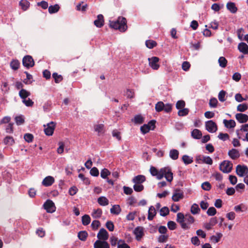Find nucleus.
<instances>
[{
  "instance_id": "obj_33",
  "label": "nucleus",
  "mask_w": 248,
  "mask_h": 248,
  "mask_svg": "<svg viewBox=\"0 0 248 248\" xmlns=\"http://www.w3.org/2000/svg\"><path fill=\"white\" fill-rule=\"evenodd\" d=\"M182 160L186 165L191 164L193 162V158L187 155H184L182 156Z\"/></svg>"
},
{
  "instance_id": "obj_30",
  "label": "nucleus",
  "mask_w": 248,
  "mask_h": 248,
  "mask_svg": "<svg viewBox=\"0 0 248 248\" xmlns=\"http://www.w3.org/2000/svg\"><path fill=\"white\" fill-rule=\"evenodd\" d=\"M20 62L17 60H13L10 62L11 68L14 70H16L19 68Z\"/></svg>"
},
{
  "instance_id": "obj_16",
  "label": "nucleus",
  "mask_w": 248,
  "mask_h": 248,
  "mask_svg": "<svg viewBox=\"0 0 248 248\" xmlns=\"http://www.w3.org/2000/svg\"><path fill=\"white\" fill-rule=\"evenodd\" d=\"M235 118L240 123H245L248 121V115L241 113H237Z\"/></svg>"
},
{
  "instance_id": "obj_7",
  "label": "nucleus",
  "mask_w": 248,
  "mask_h": 248,
  "mask_svg": "<svg viewBox=\"0 0 248 248\" xmlns=\"http://www.w3.org/2000/svg\"><path fill=\"white\" fill-rule=\"evenodd\" d=\"M236 173L240 177H243L248 173V168L246 165H238L236 167Z\"/></svg>"
},
{
  "instance_id": "obj_21",
  "label": "nucleus",
  "mask_w": 248,
  "mask_h": 248,
  "mask_svg": "<svg viewBox=\"0 0 248 248\" xmlns=\"http://www.w3.org/2000/svg\"><path fill=\"white\" fill-rule=\"evenodd\" d=\"M94 130L98 133V135L100 136L105 132L104 125L103 124H96L94 126Z\"/></svg>"
},
{
  "instance_id": "obj_28",
  "label": "nucleus",
  "mask_w": 248,
  "mask_h": 248,
  "mask_svg": "<svg viewBox=\"0 0 248 248\" xmlns=\"http://www.w3.org/2000/svg\"><path fill=\"white\" fill-rule=\"evenodd\" d=\"M150 171L153 176H156V178L159 180V175L160 174V169L158 170L155 167L152 166L150 168Z\"/></svg>"
},
{
  "instance_id": "obj_20",
  "label": "nucleus",
  "mask_w": 248,
  "mask_h": 248,
  "mask_svg": "<svg viewBox=\"0 0 248 248\" xmlns=\"http://www.w3.org/2000/svg\"><path fill=\"white\" fill-rule=\"evenodd\" d=\"M156 214V211L155 208L153 206H150L148 210V219L152 220Z\"/></svg>"
},
{
  "instance_id": "obj_19",
  "label": "nucleus",
  "mask_w": 248,
  "mask_h": 248,
  "mask_svg": "<svg viewBox=\"0 0 248 248\" xmlns=\"http://www.w3.org/2000/svg\"><path fill=\"white\" fill-rule=\"evenodd\" d=\"M146 181V177L143 175H138L134 177L132 179V182L137 184H142Z\"/></svg>"
},
{
  "instance_id": "obj_15",
  "label": "nucleus",
  "mask_w": 248,
  "mask_h": 248,
  "mask_svg": "<svg viewBox=\"0 0 248 248\" xmlns=\"http://www.w3.org/2000/svg\"><path fill=\"white\" fill-rule=\"evenodd\" d=\"M134 233L136 235V239L140 241L144 235L143 228L141 227H136L134 231Z\"/></svg>"
},
{
  "instance_id": "obj_1",
  "label": "nucleus",
  "mask_w": 248,
  "mask_h": 248,
  "mask_svg": "<svg viewBox=\"0 0 248 248\" xmlns=\"http://www.w3.org/2000/svg\"><path fill=\"white\" fill-rule=\"evenodd\" d=\"M109 26L112 29L124 32L127 29V20L123 16H119L116 21H109Z\"/></svg>"
},
{
  "instance_id": "obj_22",
  "label": "nucleus",
  "mask_w": 248,
  "mask_h": 248,
  "mask_svg": "<svg viewBox=\"0 0 248 248\" xmlns=\"http://www.w3.org/2000/svg\"><path fill=\"white\" fill-rule=\"evenodd\" d=\"M30 95V92L24 89H22L19 92V96L23 100L26 99Z\"/></svg>"
},
{
  "instance_id": "obj_10",
  "label": "nucleus",
  "mask_w": 248,
  "mask_h": 248,
  "mask_svg": "<svg viewBox=\"0 0 248 248\" xmlns=\"http://www.w3.org/2000/svg\"><path fill=\"white\" fill-rule=\"evenodd\" d=\"M56 126V123L54 122H51L47 124V127L45 128L44 132L47 136H51L54 133Z\"/></svg>"
},
{
  "instance_id": "obj_51",
  "label": "nucleus",
  "mask_w": 248,
  "mask_h": 248,
  "mask_svg": "<svg viewBox=\"0 0 248 248\" xmlns=\"http://www.w3.org/2000/svg\"><path fill=\"white\" fill-rule=\"evenodd\" d=\"M25 140L28 142H31L33 139V136L30 133H26L24 136Z\"/></svg>"
},
{
  "instance_id": "obj_46",
  "label": "nucleus",
  "mask_w": 248,
  "mask_h": 248,
  "mask_svg": "<svg viewBox=\"0 0 248 248\" xmlns=\"http://www.w3.org/2000/svg\"><path fill=\"white\" fill-rule=\"evenodd\" d=\"M222 234L220 233H217L216 235H213L211 237V240L215 243H217L219 241Z\"/></svg>"
},
{
  "instance_id": "obj_31",
  "label": "nucleus",
  "mask_w": 248,
  "mask_h": 248,
  "mask_svg": "<svg viewBox=\"0 0 248 248\" xmlns=\"http://www.w3.org/2000/svg\"><path fill=\"white\" fill-rule=\"evenodd\" d=\"M121 211V209L119 205H114L110 209V213L115 215H119Z\"/></svg>"
},
{
  "instance_id": "obj_5",
  "label": "nucleus",
  "mask_w": 248,
  "mask_h": 248,
  "mask_svg": "<svg viewBox=\"0 0 248 248\" xmlns=\"http://www.w3.org/2000/svg\"><path fill=\"white\" fill-rule=\"evenodd\" d=\"M22 64L24 66L29 69L34 65V62L31 56L26 55L22 59Z\"/></svg>"
},
{
  "instance_id": "obj_34",
  "label": "nucleus",
  "mask_w": 248,
  "mask_h": 248,
  "mask_svg": "<svg viewBox=\"0 0 248 248\" xmlns=\"http://www.w3.org/2000/svg\"><path fill=\"white\" fill-rule=\"evenodd\" d=\"M133 121L136 124H141L144 122V118L140 115H137L134 117Z\"/></svg>"
},
{
  "instance_id": "obj_40",
  "label": "nucleus",
  "mask_w": 248,
  "mask_h": 248,
  "mask_svg": "<svg viewBox=\"0 0 248 248\" xmlns=\"http://www.w3.org/2000/svg\"><path fill=\"white\" fill-rule=\"evenodd\" d=\"M191 212L192 214L195 215L199 213V212L200 211V209L199 207V206L197 204L194 203L191 207Z\"/></svg>"
},
{
  "instance_id": "obj_9",
  "label": "nucleus",
  "mask_w": 248,
  "mask_h": 248,
  "mask_svg": "<svg viewBox=\"0 0 248 248\" xmlns=\"http://www.w3.org/2000/svg\"><path fill=\"white\" fill-rule=\"evenodd\" d=\"M206 129L210 133H214L217 130V126L216 123L212 120L205 123Z\"/></svg>"
},
{
  "instance_id": "obj_43",
  "label": "nucleus",
  "mask_w": 248,
  "mask_h": 248,
  "mask_svg": "<svg viewBox=\"0 0 248 248\" xmlns=\"http://www.w3.org/2000/svg\"><path fill=\"white\" fill-rule=\"evenodd\" d=\"M4 143L5 144L13 145L15 143V141L12 137L7 136L4 140Z\"/></svg>"
},
{
  "instance_id": "obj_18",
  "label": "nucleus",
  "mask_w": 248,
  "mask_h": 248,
  "mask_svg": "<svg viewBox=\"0 0 248 248\" xmlns=\"http://www.w3.org/2000/svg\"><path fill=\"white\" fill-rule=\"evenodd\" d=\"M238 49L244 55L248 54V46L245 43H240L238 45Z\"/></svg>"
},
{
  "instance_id": "obj_47",
  "label": "nucleus",
  "mask_w": 248,
  "mask_h": 248,
  "mask_svg": "<svg viewBox=\"0 0 248 248\" xmlns=\"http://www.w3.org/2000/svg\"><path fill=\"white\" fill-rule=\"evenodd\" d=\"M151 130V127L147 124H144L140 127V131L143 134H146Z\"/></svg>"
},
{
  "instance_id": "obj_42",
  "label": "nucleus",
  "mask_w": 248,
  "mask_h": 248,
  "mask_svg": "<svg viewBox=\"0 0 248 248\" xmlns=\"http://www.w3.org/2000/svg\"><path fill=\"white\" fill-rule=\"evenodd\" d=\"M219 66L222 68H225L227 63V60L223 57H220L218 59Z\"/></svg>"
},
{
  "instance_id": "obj_2",
  "label": "nucleus",
  "mask_w": 248,
  "mask_h": 248,
  "mask_svg": "<svg viewBox=\"0 0 248 248\" xmlns=\"http://www.w3.org/2000/svg\"><path fill=\"white\" fill-rule=\"evenodd\" d=\"M176 221L180 224L181 227L185 230L189 229L188 224H192L194 221V218L190 214L185 216L182 213H178L177 215Z\"/></svg>"
},
{
  "instance_id": "obj_53",
  "label": "nucleus",
  "mask_w": 248,
  "mask_h": 248,
  "mask_svg": "<svg viewBox=\"0 0 248 248\" xmlns=\"http://www.w3.org/2000/svg\"><path fill=\"white\" fill-rule=\"evenodd\" d=\"M225 95H226V92L223 91L221 90L218 93V99L221 102H224L225 101Z\"/></svg>"
},
{
  "instance_id": "obj_35",
  "label": "nucleus",
  "mask_w": 248,
  "mask_h": 248,
  "mask_svg": "<svg viewBox=\"0 0 248 248\" xmlns=\"http://www.w3.org/2000/svg\"><path fill=\"white\" fill-rule=\"evenodd\" d=\"M165 104L162 101L158 102L155 106V109L157 112H160L164 109Z\"/></svg>"
},
{
  "instance_id": "obj_12",
  "label": "nucleus",
  "mask_w": 248,
  "mask_h": 248,
  "mask_svg": "<svg viewBox=\"0 0 248 248\" xmlns=\"http://www.w3.org/2000/svg\"><path fill=\"white\" fill-rule=\"evenodd\" d=\"M184 198V193L179 189L175 190L172 196V200L174 202H178L180 199Z\"/></svg>"
},
{
  "instance_id": "obj_62",
  "label": "nucleus",
  "mask_w": 248,
  "mask_h": 248,
  "mask_svg": "<svg viewBox=\"0 0 248 248\" xmlns=\"http://www.w3.org/2000/svg\"><path fill=\"white\" fill-rule=\"evenodd\" d=\"M169 229L170 230H174L176 228V224L173 221H169L167 223Z\"/></svg>"
},
{
  "instance_id": "obj_11",
  "label": "nucleus",
  "mask_w": 248,
  "mask_h": 248,
  "mask_svg": "<svg viewBox=\"0 0 248 248\" xmlns=\"http://www.w3.org/2000/svg\"><path fill=\"white\" fill-rule=\"evenodd\" d=\"M97 237L98 239V240L106 241L108 239L109 235L104 228H101L97 233Z\"/></svg>"
},
{
  "instance_id": "obj_6",
  "label": "nucleus",
  "mask_w": 248,
  "mask_h": 248,
  "mask_svg": "<svg viewBox=\"0 0 248 248\" xmlns=\"http://www.w3.org/2000/svg\"><path fill=\"white\" fill-rule=\"evenodd\" d=\"M44 208L48 213H53L56 210L54 203L50 200H47L43 205Z\"/></svg>"
},
{
  "instance_id": "obj_44",
  "label": "nucleus",
  "mask_w": 248,
  "mask_h": 248,
  "mask_svg": "<svg viewBox=\"0 0 248 248\" xmlns=\"http://www.w3.org/2000/svg\"><path fill=\"white\" fill-rule=\"evenodd\" d=\"M110 174V172L107 169H104L101 171L100 176L103 179H106Z\"/></svg>"
},
{
  "instance_id": "obj_27",
  "label": "nucleus",
  "mask_w": 248,
  "mask_h": 248,
  "mask_svg": "<svg viewBox=\"0 0 248 248\" xmlns=\"http://www.w3.org/2000/svg\"><path fill=\"white\" fill-rule=\"evenodd\" d=\"M19 4L23 10L26 11L30 6V2L27 0H21Z\"/></svg>"
},
{
  "instance_id": "obj_61",
  "label": "nucleus",
  "mask_w": 248,
  "mask_h": 248,
  "mask_svg": "<svg viewBox=\"0 0 248 248\" xmlns=\"http://www.w3.org/2000/svg\"><path fill=\"white\" fill-rule=\"evenodd\" d=\"M36 233L40 237L45 236L46 232L45 230L42 228H38L36 231Z\"/></svg>"
},
{
  "instance_id": "obj_25",
  "label": "nucleus",
  "mask_w": 248,
  "mask_h": 248,
  "mask_svg": "<svg viewBox=\"0 0 248 248\" xmlns=\"http://www.w3.org/2000/svg\"><path fill=\"white\" fill-rule=\"evenodd\" d=\"M60 6L56 4L54 5H50L48 7V12L50 14L56 13L60 10Z\"/></svg>"
},
{
  "instance_id": "obj_17",
  "label": "nucleus",
  "mask_w": 248,
  "mask_h": 248,
  "mask_svg": "<svg viewBox=\"0 0 248 248\" xmlns=\"http://www.w3.org/2000/svg\"><path fill=\"white\" fill-rule=\"evenodd\" d=\"M55 182L54 178L51 176L46 177L43 180L42 184L45 186H49Z\"/></svg>"
},
{
  "instance_id": "obj_52",
  "label": "nucleus",
  "mask_w": 248,
  "mask_h": 248,
  "mask_svg": "<svg viewBox=\"0 0 248 248\" xmlns=\"http://www.w3.org/2000/svg\"><path fill=\"white\" fill-rule=\"evenodd\" d=\"M100 226V222L99 220H93L92 224H91V227H92L93 229L94 230H96L98 229L99 227Z\"/></svg>"
},
{
  "instance_id": "obj_41",
  "label": "nucleus",
  "mask_w": 248,
  "mask_h": 248,
  "mask_svg": "<svg viewBox=\"0 0 248 248\" xmlns=\"http://www.w3.org/2000/svg\"><path fill=\"white\" fill-rule=\"evenodd\" d=\"M159 213L161 216L165 217L169 214V209L167 207L164 206L160 209Z\"/></svg>"
},
{
  "instance_id": "obj_23",
  "label": "nucleus",
  "mask_w": 248,
  "mask_h": 248,
  "mask_svg": "<svg viewBox=\"0 0 248 248\" xmlns=\"http://www.w3.org/2000/svg\"><path fill=\"white\" fill-rule=\"evenodd\" d=\"M191 136L195 139H200L202 138V133L200 130L195 129L191 132Z\"/></svg>"
},
{
  "instance_id": "obj_3",
  "label": "nucleus",
  "mask_w": 248,
  "mask_h": 248,
  "mask_svg": "<svg viewBox=\"0 0 248 248\" xmlns=\"http://www.w3.org/2000/svg\"><path fill=\"white\" fill-rule=\"evenodd\" d=\"M164 177L167 181L171 182L173 180V173L171 169L169 167H164L160 169V174L159 175V180Z\"/></svg>"
},
{
  "instance_id": "obj_32",
  "label": "nucleus",
  "mask_w": 248,
  "mask_h": 248,
  "mask_svg": "<svg viewBox=\"0 0 248 248\" xmlns=\"http://www.w3.org/2000/svg\"><path fill=\"white\" fill-rule=\"evenodd\" d=\"M145 45L148 48L152 49L156 46L157 43L155 41L148 40L145 42Z\"/></svg>"
},
{
  "instance_id": "obj_56",
  "label": "nucleus",
  "mask_w": 248,
  "mask_h": 248,
  "mask_svg": "<svg viewBox=\"0 0 248 248\" xmlns=\"http://www.w3.org/2000/svg\"><path fill=\"white\" fill-rule=\"evenodd\" d=\"M202 188L206 191H209L211 188V184L208 182H205L202 185Z\"/></svg>"
},
{
  "instance_id": "obj_48",
  "label": "nucleus",
  "mask_w": 248,
  "mask_h": 248,
  "mask_svg": "<svg viewBox=\"0 0 248 248\" xmlns=\"http://www.w3.org/2000/svg\"><path fill=\"white\" fill-rule=\"evenodd\" d=\"M245 188V186L243 183H239L235 186V189L237 192L242 193L244 191Z\"/></svg>"
},
{
  "instance_id": "obj_8",
  "label": "nucleus",
  "mask_w": 248,
  "mask_h": 248,
  "mask_svg": "<svg viewBox=\"0 0 248 248\" xmlns=\"http://www.w3.org/2000/svg\"><path fill=\"white\" fill-rule=\"evenodd\" d=\"M159 59L157 57H152L148 58L149 64L150 67L154 70H158L160 67L158 62Z\"/></svg>"
},
{
  "instance_id": "obj_14",
  "label": "nucleus",
  "mask_w": 248,
  "mask_h": 248,
  "mask_svg": "<svg viewBox=\"0 0 248 248\" xmlns=\"http://www.w3.org/2000/svg\"><path fill=\"white\" fill-rule=\"evenodd\" d=\"M104 16L102 14H99L97 16V19L94 21V25L97 28H101L104 25Z\"/></svg>"
},
{
  "instance_id": "obj_24",
  "label": "nucleus",
  "mask_w": 248,
  "mask_h": 248,
  "mask_svg": "<svg viewBox=\"0 0 248 248\" xmlns=\"http://www.w3.org/2000/svg\"><path fill=\"white\" fill-rule=\"evenodd\" d=\"M179 152L176 149H172L170 151V157L173 160H176L179 156Z\"/></svg>"
},
{
  "instance_id": "obj_37",
  "label": "nucleus",
  "mask_w": 248,
  "mask_h": 248,
  "mask_svg": "<svg viewBox=\"0 0 248 248\" xmlns=\"http://www.w3.org/2000/svg\"><path fill=\"white\" fill-rule=\"evenodd\" d=\"M78 238L83 241H85L88 236V233L86 231H80L78 233Z\"/></svg>"
},
{
  "instance_id": "obj_55",
  "label": "nucleus",
  "mask_w": 248,
  "mask_h": 248,
  "mask_svg": "<svg viewBox=\"0 0 248 248\" xmlns=\"http://www.w3.org/2000/svg\"><path fill=\"white\" fill-rule=\"evenodd\" d=\"M218 138L223 141H225L229 139V136L227 133H220L218 135Z\"/></svg>"
},
{
  "instance_id": "obj_49",
  "label": "nucleus",
  "mask_w": 248,
  "mask_h": 248,
  "mask_svg": "<svg viewBox=\"0 0 248 248\" xmlns=\"http://www.w3.org/2000/svg\"><path fill=\"white\" fill-rule=\"evenodd\" d=\"M133 188L136 192H141L144 189V186L142 184H135Z\"/></svg>"
},
{
  "instance_id": "obj_58",
  "label": "nucleus",
  "mask_w": 248,
  "mask_h": 248,
  "mask_svg": "<svg viewBox=\"0 0 248 248\" xmlns=\"http://www.w3.org/2000/svg\"><path fill=\"white\" fill-rule=\"evenodd\" d=\"M217 213V210L214 207H211L208 208L207 214L208 216H213Z\"/></svg>"
},
{
  "instance_id": "obj_13",
  "label": "nucleus",
  "mask_w": 248,
  "mask_h": 248,
  "mask_svg": "<svg viewBox=\"0 0 248 248\" xmlns=\"http://www.w3.org/2000/svg\"><path fill=\"white\" fill-rule=\"evenodd\" d=\"M93 248H109V245L106 241L96 240L93 244Z\"/></svg>"
},
{
  "instance_id": "obj_60",
  "label": "nucleus",
  "mask_w": 248,
  "mask_h": 248,
  "mask_svg": "<svg viewBox=\"0 0 248 248\" xmlns=\"http://www.w3.org/2000/svg\"><path fill=\"white\" fill-rule=\"evenodd\" d=\"M223 123L226 127L228 128H232V120H224Z\"/></svg>"
},
{
  "instance_id": "obj_59",
  "label": "nucleus",
  "mask_w": 248,
  "mask_h": 248,
  "mask_svg": "<svg viewBox=\"0 0 248 248\" xmlns=\"http://www.w3.org/2000/svg\"><path fill=\"white\" fill-rule=\"evenodd\" d=\"M125 95L129 98H132L134 96V92L133 90L127 89Z\"/></svg>"
},
{
  "instance_id": "obj_45",
  "label": "nucleus",
  "mask_w": 248,
  "mask_h": 248,
  "mask_svg": "<svg viewBox=\"0 0 248 248\" xmlns=\"http://www.w3.org/2000/svg\"><path fill=\"white\" fill-rule=\"evenodd\" d=\"M189 109L187 108H183L179 109L178 112V115L179 116H185L188 114Z\"/></svg>"
},
{
  "instance_id": "obj_36",
  "label": "nucleus",
  "mask_w": 248,
  "mask_h": 248,
  "mask_svg": "<svg viewBox=\"0 0 248 248\" xmlns=\"http://www.w3.org/2000/svg\"><path fill=\"white\" fill-rule=\"evenodd\" d=\"M91 218L88 215H85L82 217V223L83 225L86 226L90 224Z\"/></svg>"
},
{
  "instance_id": "obj_50",
  "label": "nucleus",
  "mask_w": 248,
  "mask_h": 248,
  "mask_svg": "<svg viewBox=\"0 0 248 248\" xmlns=\"http://www.w3.org/2000/svg\"><path fill=\"white\" fill-rule=\"evenodd\" d=\"M186 105L185 102L183 100H179L176 104V108L178 109H180L184 108Z\"/></svg>"
},
{
  "instance_id": "obj_54",
  "label": "nucleus",
  "mask_w": 248,
  "mask_h": 248,
  "mask_svg": "<svg viewBox=\"0 0 248 248\" xmlns=\"http://www.w3.org/2000/svg\"><path fill=\"white\" fill-rule=\"evenodd\" d=\"M106 227L110 232L114 230V226L111 221H108L106 223Z\"/></svg>"
},
{
  "instance_id": "obj_63",
  "label": "nucleus",
  "mask_w": 248,
  "mask_h": 248,
  "mask_svg": "<svg viewBox=\"0 0 248 248\" xmlns=\"http://www.w3.org/2000/svg\"><path fill=\"white\" fill-rule=\"evenodd\" d=\"M22 102L27 107H32L34 104V102L30 98H28V99H25L24 100H23Z\"/></svg>"
},
{
  "instance_id": "obj_4",
  "label": "nucleus",
  "mask_w": 248,
  "mask_h": 248,
  "mask_svg": "<svg viewBox=\"0 0 248 248\" xmlns=\"http://www.w3.org/2000/svg\"><path fill=\"white\" fill-rule=\"evenodd\" d=\"M232 168V164H231V162L224 160L223 161L219 166V169L224 173H229L231 172Z\"/></svg>"
},
{
  "instance_id": "obj_29",
  "label": "nucleus",
  "mask_w": 248,
  "mask_h": 248,
  "mask_svg": "<svg viewBox=\"0 0 248 248\" xmlns=\"http://www.w3.org/2000/svg\"><path fill=\"white\" fill-rule=\"evenodd\" d=\"M97 202L98 203L102 206H106L109 203L108 200L103 196L99 197L97 200Z\"/></svg>"
},
{
  "instance_id": "obj_57",
  "label": "nucleus",
  "mask_w": 248,
  "mask_h": 248,
  "mask_svg": "<svg viewBox=\"0 0 248 248\" xmlns=\"http://www.w3.org/2000/svg\"><path fill=\"white\" fill-rule=\"evenodd\" d=\"M202 160L203 163L209 165H211L213 163V160L212 158L209 156H202Z\"/></svg>"
},
{
  "instance_id": "obj_39",
  "label": "nucleus",
  "mask_w": 248,
  "mask_h": 248,
  "mask_svg": "<svg viewBox=\"0 0 248 248\" xmlns=\"http://www.w3.org/2000/svg\"><path fill=\"white\" fill-rule=\"evenodd\" d=\"M248 108V106L247 104H240L237 107V110L240 112H244Z\"/></svg>"
},
{
  "instance_id": "obj_26",
  "label": "nucleus",
  "mask_w": 248,
  "mask_h": 248,
  "mask_svg": "<svg viewBox=\"0 0 248 248\" xmlns=\"http://www.w3.org/2000/svg\"><path fill=\"white\" fill-rule=\"evenodd\" d=\"M102 214V211L101 209L98 208L97 209L93 210V212L92 214V216L94 218H100Z\"/></svg>"
},
{
  "instance_id": "obj_38",
  "label": "nucleus",
  "mask_w": 248,
  "mask_h": 248,
  "mask_svg": "<svg viewBox=\"0 0 248 248\" xmlns=\"http://www.w3.org/2000/svg\"><path fill=\"white\" fill-rule=\"evenodd\" d=\"M52 78L54 79L55 82L56 83H59L63 79V77L61 75H58L57 73H53L52 74Z\"/></svg>"
},
{
  "instance_id": "obj_64",
  "label": "nucleus",
  "mask_w": 248,
  "mask_h": 248,
  "mask_svg": "<svg viewBox=\"0 0 248 248\" xmlns=\"http://www.w3.org/2000/svg\"><path fill=\"white\" fill-rule=\"evenodd\" d=\"M218 101L216 98H212L209 101V105L211 107L216 108Z\"/></svg>"
}]
</instances>
